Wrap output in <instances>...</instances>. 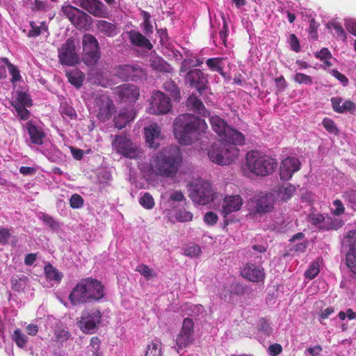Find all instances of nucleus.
I'll return each instance as SVG.
<instances>
[{"label": "nucleus", "mask_w": 356, "mask_h": 356, "mask_svg": "<svg viewBox=\"0 0 356 356\" xmlns=\"http://www.w3.org/2000/svg\"><path fill=\"white\" fill-rule=\"evenodd\" d=\"M13 339L19 348H24L27 343V337L19 329L14 331Z\"/></svg>", "instance_id": "39"}, {"label": "nucleus", "mask_w": 356, "mask_h": 356, "mask_svg": "<svg viewBox=\"0 0 356 356\" xmlns=\"http://www.w3.org/2000/svg\"><path fill=\"white\" fill-rule=\"evenodd\" d=\"M245 165L246 169L257 177H266L272 175L277 169L276 159L256 150L247 152Z\"/></svg>", "instance_id": "4"}, {"label": "nucleus", "mask_w": 356, "mask_h": 356, "mask_svg": "<svg viewBox=\"0 0 356 356\" xmlns=\"http://www.w3.org/2000/svg\"><path fill=\"white\" fill-rule=\"evenodd\" d=\"M68 81L76 88H80L85 79L84 74L78 69H74L66 72Z\"/></svg>", "instance_id": "30"}, {"label": "nucleus", "mask_w": 356, "mask_h": 356, "mask_svg": "<svg viewBox=\"0 0 356 356\" xmlns=\"http://www.w3.org/2000/svg\"><path fill=\"white\" fill-rule=\"evenodd\" d=\"M333 205L335 207V209L332 211V213L336 216H340L345 211V207L342 202L340 200H335L333 202Z\"/></svg>", "instance_id": "59"}, {"label": "nucleus", "mask_w": 356, "mask_h": 356, "mask_svg": "<svg viewBox=\"0 0 356 356\" xmlns=\"http://www.w3.org/2000/svg\"><path fill=\"white\" fill-rule=\"evenodd\" d=\"M319 264L318 262H312L309 268L305 271V276L307 279L313 280L319 273Z\"/></svg>", "instance_id": "40"}, {"label": "nucleus", "mask_w": 356, "mask_h": 356, "mask_svg": "<svg viewBox=\"0 0 356 356\" xmlns=\"http://www.w3.org/2000/svg\"><path fill=\"white\" fill-rule=\"evenodd\" d=\"M242 204L243 200L240 195L226 196L222 202L221 213L225 218L232 212L240 210Z\"/></svg>", "instance_id": "20"}, {"label": "nucleus", "mask_w": 356, "mask_h": 356, "mask_svg": "<svg viewBox=\"0 0 356 356\" xmlns=\"http://www.w3.org/2000/svg\"><path fill=\"white\" fill-rule=\"evenodd\" d=\"M202 63L203 60L200 58L197 59L195 63L192 59H185L181 64L180 72H186L190 67H200L202 65Z\"/></svg>", "instance_id": "44"}, {"label": "nucleus", "mask_w": 356, "mask_h": 356, "mask_svg": "<svg viewBox=\"0 0 356 356\" xmlns=\"http://www.w3.org/2000/svg\"><path fill=\"white\" fill-rule=\"evenodd\" d=\"M319 26V24L316 22V20L312 18L309 21V27L308 29V32L309 34V38L316 40L318 39V33L317 30Z\"/></svg>", "instance_id": "47"}, {"label": "nucleus", "mask_w": 356, "mask_h": 356, "mask_svg": "<svg viewBox=\"0 0 356 356\" xmlns=\"http://www.w3.org/2000/svg\"><path fill=\"white\" fill-rule=\"evenodd\" d=\"M44 273L47 280L50 281L60 282L63 275L51 264H48L44 266Z\"/></svg>", "instance_id": "34"}, {"label": "nucleus", "mask_w": 356, "mask_h": 356, "mask_svg": "<svg viewBox=\"0 0 356 356\" xmlns=\"http://www.w3.org/2000/svg\"><path fill=\"white\" fill-rule=\"evenodd\" d=\"M222 60L223 58L221 57L210 58L206 60V64L211 71L217 72L225 76V73L222 66Z\"/></svg>", "instance_id": "31"}, {"label": "nucleus", "mask_w": 356, "mask_h": 356, "mask_svg": "<svg viewBox=\"0 0 356 356\" xmlns=\"http://www.w3.org/2000/svg\"><path fill=\"white\" fill-rule=\"evenodd\" d=\"M241 275L252 282H263L266 277L264 269L254 264L247 263L241 270Z\"/></svg>", "instance_id": "17"}, {"label": "nucleus", "mask_w": 356, "mask_h": 356, "mask_svg": "<svg viewBox=\"0 0 356 356\" xmlns=\"http://www.w3.org/2000/svg\"><path fill=\"white\" fill-rule=\"evenodd\" d=\"M129 38L131 42L135 46L146 47L148 49L152 48V44L150 41L138 31H131L129 33Z\"/></svg>", "instance_id": "27"}, {"label": "nucleus", "mask_w": 356, "mask_h": 356, "mask_svg": "<svg viewBox=\"0 0 356 356\" xmlns=\"http://www.w3.org/2000/svg\"><path fill=\"white\" fill-rule=\"evenodd\" d=\"M59 62L63 65L74 66L79 63V56L76 51L75 40L72 37L67 40L58 49Z\"/></svg>", "instance_id": "8"}, {"label": "nucleus", "mask_w": 356, "mask_h": 356, "mask_svg": "<svg viewBox=\"0 0 356 356\" xmlns=\"http://www.w3.org/2000/svg\"><path fill=\"white\" fill-rule=\"evenodd\" d=\"M26 128L32 143L35 145H42L43 143V138L45 135L40 128L34 124L32 121H29L26 124Z\"/></svg>", "instance_id": "25"}, {"label": "nucleus", "mask_w": 356, "mask_h": 356, "mask_svg": "<svg viewBox=\"0 0 356 356\" xmlns=\"http://www.w3.org/2000/svg\"><path fill=\"white\" fill-rule=\"evenodd\" d=\"M13 106L15 108L17 114L21 120H26L29 118L30 112L26 108V106H19L18 104H13Z\"/></svg>", "instance_id": "48"}, {"label": "nucleus", "mask_w": 356, "mask_h": 356, "mask_svg": "<svg viewBox=\"0 0 356 356\" xmlns=\"http://www.w3.org/2000/svg\"><path fill=\"white\" fill-rule=\"evenodd\" d=\"M83 204V199L79 194H73L70 199V205L73 209L81 208Z\"/></svg>", "instance_id": "49"}, {"label": "nucleus", "mask_w": 356, "mask_h": 356, "mask_svg": "<svg viewBox=\"0 0 356 356\" xmlns=\"http://www.w3.org/2000/svg\"><path fill=\"white\" fill-rule=\"evenodd\" d=\"M355 110L356 104L350 100H346L341 105L340 113L346 112L353 113Z\"/></svg>", "instance_id": "54"}, {"label": "nucleus", "mask_w": 356, "mask_h": 356, "mask_svg": "<svg viewBox=\"0 0 356 356\" xmlns=\"http://www.w3.org/2000/svg\"><path fill=\"white\" fill-rule=\"evenodd\" d=\"M194 323L190 318H185L181 328L176 337V344L179 349L186 348L193 341Z\"/></svg>", "instance_id": "14"}, {"label": "nucleus", "mask_w": 356, "mask_h": 356, "mask_svg": "<svg viewBox=\"0 0 356 356\" xmlns=\"http://www.w3.org/2000/svg\"><path fill=\"white\" fill-rule=\"evenodd\" d=\"M322 124L324 128L330 134L337 135L339 134V129L335 122L330 118H325L323 120Z\"/></svg>", "instance_id": "41"}, {"label": "nucleus", "mask_w": 356, "mask_h": 356, "mask_svg": "<svg viewBox=\"0 0 356 356\" xmlns=\"http://www.w3.org/2000/svg\"><path fill=\"white\" fill-rule=\"evenodd\" d=\"M105 296L104 286L96 278H83L71 291L69 300L73 306L99 302Z\"/></svg>", "instance_id": "2"}, {"label": "nucleus", "mask_w": 356, "mask_h": 356, "mask_svg": "<svg viewBox=\"0 0 356 356\" xmlns=\"http://www.w3.org/2000/svg\"><path fill=\"white\" fill-rule=\"evenodd\" d=\"M82 60L88 66H94L97 63L101 51L96 38L90 33H85L82 38Z\"/></svg>", "instance_id": "6"}, {"label": "nucleus", "mask_w": 356, "mask_h": 356, "mask_svg": "<svg viewBox=\"0 0 356 356\" xmlns=\"http://www.w3.org/2000/svg\"><path fill=\"white\" fill-rule=\"evenodd\" d=\"M41 220L53 229H56L58 227V223L48 214H43L41 217Z\"/></svg>", "instance_id": "55"}, {"label": "nucleus", "mask_w": 356, "mask_h": 356, "mask_svg": "<svg viewBox=\"0 0 356 356\" xmlns=\"http://www.w3.org/2000/svg\"><path fill=\"white\" fill-rule=\"evenodd\" d=\"M258 326L259 330L264 334L269 335L272 333V327L266 319L264 318H260L258 322Z\"/></svg>", "instance_id": "50"}, {"label": "nucleus", "mask_w": 356, "mask_h": 356, "mask_svg": "<svg viewBox=\"0 0 356 356\" xmlns=\"http://www.w3.org/2000/svg\"><path fill=\"white\" fill-rule=\"evenodd\" d=\"M139 204L145 209H152L155 205L154 200L149 193H145L139 199Z\"/></svg>", "instance_id": "37"}, {"label": "nucleus", "mask_w": 356, "mask_h": 356, "mask_svg": "<svg viewBox=\"0 0 356 356\" xmlns=\"http://www.w3.org/2000/svg\"><path fill=\"white\" fill-rule=\"evenodd\" d=\"M342 196L344 198V200L348 201L349 203L356 205V191L355 190H348V191L344 192Z\"/></svg>", "instance_id": "58"}, {"label": "nucleus", "mask_w": 356, "mask_h": 356, "mask_svg": "<svg viewBox=\"0 0 356 356\" xmlns=\"http://www.w3.org/2000/svg\"><path fill=\"white\" fill-rule=\"evenodd\" d=\"M47 2L40 0H35L31 6L32 11L46 10Z\"/></svg>", "instance_id": "62"}, {"label": "nucleus", "mask_w": 356, "mask_h": 356, "mask_svg": "<svg viewBox=\"0 0 356 356\" xmlns=\"http://www.w3.org/2000/svg\"><path fill=\"white\" fill-rule=\"evenodd\" d=\"M97 28L99 32L107 37H113L117 34L116 25L106 20L97 21Z\"/></svg>", "instance_id": "29"}, {"label": "nucleus", "mask_w": 356, "mask_h": 356, "mask_svg": "<svg viewBox=\"0 0 356 356\" xmlns=\"http://www.w3.org/2000/svg\"><path fill=\"white\" fill-rule=\"evenodd\" d=\"M94 106L97 111V118L101 122H106L109 120L115 106L112 99L106 93H97L94 100Z\"/></svg>", "instance_id": "10"}, {"label": "nucleus", "mask_w": 356, "mask_h": 356, "mask_svg": "<svg viewBox=\"0 0 356 356\" xmlns=\"http://www.w3.org/2000/svg\"><path fill=\"white\" fill-rule=\"evenodd\" d=\"M207 127L204 120L191 113H183L174 120L173 134L179 144L187 145L200 140Z\"/></svg>", "instance_id": "1"}, {"label": "nucleus", "mask_w": 356, "mask_h": 356, "mask_svg": "<svg viewBox=\"0 0 356 356\" xmlns=\"http://www.w3.org/2000/svg\"><path fill=\"white\" fill-rule=\"evenodd\" d=\"M75 3L94 17H108L107 8L100 0H75Z\"/></svg>", "instance_id": "16"}, {"label": "nucleus", "mask_w": 356, "mask_h": 356, "mask_svg": "<svg viewBox=\"0 0 356 356\" xmlns=\"http://www.w3.org/2000/svg\"><path fill=\"white\" fill-rule=\"evenodd\" d=\"M218 216L213 211H209L204 216V222L209 226H213L217 223Z\"/></svg>", "instance_id": "53"}, {"label": "nucleus", "mask_w": 356, "mask_h": 356, "mask_svg": "<svg viewBox=\"0 0 356 356\" xmlns=\"http://www.w3.org/2000/svg\"><path fill=\"white\" fill-rule=\"evenodd\" d=\"M11 234L9 229L0 227V244H6Z\"/></svg>", "instance_id": "57"}, {"label": "nucleus", "mask_w": 356, "mask_h": 356, "mask_svg": "<svg viewBox=\"0 0 356 356\" xmlns=\"http://www.w3.org/2000/svg\"><path fill=\"white\" fill-rule=\"evenodd\" d=\"M345 239L349 247V250L346 253V257H348V260L352 262V259H356V229L350 230L347 232Z\"/></svg>", "instance_id": "26"}, {"label": "nucleus", "mask_w": 356, "mask_h": 356, "mask_svg": "<svg viewBox=\"0 0 356 356\" xmlns=\"http://www.w3.org/2000/svg\"><path fill=\"white\" fill-rule=\"evenodd\" d=\"M276 86L280 92L284 91L287 87V83L283 76L275 79Z\"/></svg>", "instance_id": "64"}, {"label": "nucleus", "mask_w": 356, "mask_h": 356, "mask_svg": "<svg viewBox=\"0 0 356 356\" xmlns=\"http://www.w3.org/2000/svg\"><path fill=\"white\" fill-rule=\"evenodd\" d=\"M175 217L179 222H188L192 220L193 214L185 209H180L177 212Z\"/></svg>", "instance_id": "46"}, {"label": "nucleus", "mask_w": 356, "mask_h": 356, "mask_svg": "<svg viewBox=\"0 0 356 356\" xmlns=\"http://www.w3.org/2000/svg\"><path fill=\"white\" fill-rule=\"evenodd\" d=\"M271 202L266 197H261L257 200L255 210L257 213H265L270 210Z\"/></svg>", "instance_id": "38"}, {"label": "nucleus", "mask_w": 356, "mask_h": 356, "mask_svg": "<svg viewBox=\"0 0 356 356\" xmlns=\"http://www.w3.org/2000/svg\"><path fill=\"white\" fill-rule=\"evenodd\" d=\"M163 88L165 90L170 92L173 97H177L179 96V90L175 82L172 80L166 81L163 83Z\"/></svg>", "instance_id": "45"}, {"label": "nucleus", "mask_w": 356, "mask_h": 356, "mask_svg": "<svg viewBox=\"0 0 356 356\" xmlns=\"http://www.w3.org/2000/svg\"><path fill=\"white\" fill-rule=\"evenodd\" d=\"M300 168V161L295 157L288 156L282 160L280 165V175L282 180H289L293 175Z\"/></svg>", "instance_id": "19"}, {"label": "nucleus", "mask_w": 356, "mask_h": 356, "mask_svg": "<svg viewBox=\"0 0 356 356\" xmlns=\"http://www.w3.org/2000/svg\"><path fill=\"white\" fill-rule=\"evenodd\" d=\"M146 142L152 148H157L159 146V140L161 138V129L156 124H151L145 129Z\"/></svg>", "instance_id": "23"}, {"label": "nucleus", "mask_w": 356, "mask_h": 356, "mask_svg": "<svg viewBox=\"0 0 356 356\" xmlns=\"http://www.w3.org/2000/svg\"><path fill=\"white\" fill-rule=\"evenodd\" d=\"M172 104L170 98L161 91H154L152 95L149 113L153 115H164L171 111Z\"/></svg>", "instance_id": "11"}, {"label": "nucleus", "mask_w": 356, "mask_h": 356, "mask_svg": "<svg viewBox=\"0 0 356 356\" xmlns=\"http://www.w3.org/2000/svg\"><path fill=\"white\" fill-rule=\"evenodd\" d=\"M210 123L213 130L222 138L229 127L221 118L215 115L210 118Z\"/></svg>", "instance_id": "28"}, {"label": "nucleus", "mask_w": 356, "mask_h": 356, "mask_svg": "<svg viewBox=\"0 0 356 356\" xmlns=\"http://www.w3.org/2000/svg\"><path fill=\"white\" fill-rule=\"evenodd\" d=\"M222 142L236 147L237 145H241L244 143L245 136L238 131L229 127L222 138Z\"/></svg>", "instance_id": "24"}, {"label": "nucleus", "mask_w": 356, "mask_h": 356, "mask_svg": "<svg viewBox=\"0 0 356 356\" xmlns=\"http://www.w3.org/2000/svg\"><path fill=\"white\" fill-rule=\"evenodd\" d=\"M201 253V248L199 245H192L184 249V254L190 257H197Z\"/></svg>", "instance_id": "51"}, {"label": "nucleus", "mask_w": 356, "mask_h": 356, "mask_svg": "<svg viewBox=\"0 0 356 356\" xmlns=\"http://www.w3.org/2000/svg\"><path fill=\"white\" fill-rule=\"evenodd\" d=\"M293 81L298 84L312 85V78L304 73L297 72L293 76Z\"/></svg>", "instance_id": "42"}, {"label": "nucleus", "mask_w": 356, "mask_h": 356, "mask_svg": "<svg viewBox=\"0 0 356 356\" xmlns=\"http://www.w3.org/2000/svg\"><path fill=\"white\" fill-rule=\"evenodd\" d=\"M136 270L144 276L146 280H149L150 278L156 276V274L154 273L153 270L145 264H140L136 268Z\"/></svg>", "instance_id": "43"}, {"label": "nucleus", "mask_w": 356, "mask_h": 356, "mask_svg": "<svg viewBox=\"0 0 356 356\" xmlns=\"http://www.w3.org/2000/svg\"><path fill=\"white\" fill-rule=\"evenodd\" d=\"M181 162L180 148L177 145H170L156 155L152 163V170L157 176L172 177L178 172Z\"/></svg>", "instance_id": "3"}, {"label": "nucleus", "mask_w": 356, "mask_h": 356, "mask_svg": "<svg viewBox=\"0 0 356 356\" xmlns=\"http://www.w3.org/2000/svg\"><path fill=\"white\" fill-rule=\"evenodd\" d=\"M190 197L200 205H206L213 201L214 193L210 183L206 181H199L193 186L190 191Z\"/></svg>", "instance_id": "9"}, {"label": "nucleus", "mask_w": 356, "mask_h": 356, "mask_svg": "<svg viewBox=\"0 0 356 356\" xmlns=\"http://www.w3.org/2000/svg\"><path fill=\"white\" fill-rule=\"evenodd\" d=\"M186 105L187 109L190 111L201 115L203 117L209 115V111L206 108L202 100L193 94L188 97Z\"/></svg>", "instance_id": "22"}, {"label": "nucleus", "mask_w": 356, "mask_h": 356, "mask_svg": "<svg viewBox=\"0 0 356 356\" xmlns=\"http://www.w3.org/2000/svg\"><path fill=\"white\" fill-rule=\"evenodd\" d=\"M282 352V347L279 343H273L268 347V353L270 356H277Z\"/></svg>", "instance_id": "61"}, {"label": "nucleus", "mask_w": 356, "mask_h": 356, "mask_svg": "<svg viewBox=\"0 0 356 356\" xmlns=\"http://www.w3.org/2000/svg\"><path fill=\"white\" fill-rule=\"evenodd\" d=\"M102 313L99 309L84 311L79 321L81 330L86 334H92L101 322Z\"/></svg>", "instance_id": "13"}, {"label": "nucleus", "mask_w": 356, "mask_h": 356, "mask_svg": "<svg viewBox=\"0 0 356 356\" xmlns=\"http://www.w3.org/2000/svg\"><path fill=\"white\" fill-rule=\"evenodd\" d=\"M13 104L30 107L32 106L33 102L29 95L25 92L19 91L17 92L16 102Z\"/></svg>", "instance_id": "36"}, {"label": "nucleus", "mask_w": 356, "mask_h": 356, "mask_svg": "<svg viewBox=\"0 0 356 356\" xmlns=\"http://www.w3.org/2000/svg\"><path fill=\"white\" fill-rule=\"evenodd\" d=\"M295 191L296 188L293 185L286 183L278 188L277 194L282 200L286 201L292 197Z\"/></svg>", "instance_id": "33"}, {"label": "nucleus", "mask_w": 356, "mask_h": 356, "mask_svg": "<svg viewBox=\"0 0 356 356\" xmlns=\"http://www.w3.org/2000/svg\"><path fill=\"white\" fill-rule=\"evenodd\" d=\"M115 76L124 81H137L145 76V71L139 65L134 64L119 65L115 68Z\"/></svg>", "instance_id": "12"}, {"label": "nucleus", "mask_w": 356, "mask_h": 356, "mask_svg": "<svg viewBox=\"0 0 356 356\" xmlns=\"http://www.w3.org/2000/svg\"><path fill=\"white\" fill-rule=\"evenodd\" d=\"M331 56L332 54L327 48H323L320 51L316 54V57L321 60H323L325 64H326L327 66H330L331 63L326 60L331 58Z\"/></svg>", "instance_id": "52"}, {"label": "nucleus", "mask_w": 356, "mask_h": 356, "mask_svg": "<svg viewBox=\"0 0 356 356\" xmlns=\"http://www.w3.org/2000/svg\"><path fill=\"white\" fill-rule=\"evenodd\" d=\"M145 356H162V343L159 339L152 341L147 347Z\"/></svg>", "instance_id": "32"}, {"label": "nucleus", "mask_w": 356, "mask_h": 356, "mask_svg": "<svg viewBox=\"0 0 356 356\" xmlns=\"http://www.w3.org/2000/svg\"><path fill=\"white\" fill-rule=\"evenodd\" d=\"M115 95L120 101L127 103L135 102L140 96L137 86L130 84H122L115 88Z\"/></svg>", "instance_id": "18"}, {"label": "nucleus", "mask_w": 356, "mask_h": 356, "mask_svg": "<svg viewBox=\"0 0 356 356\" xmlns=\"http://www.w3.org/2000/svg\"><path fill=\"white\" fill-rule=\"evenodd\" d=\"M330 101L333 111L337 113H340L341 108V104L343 101L342 98L339 97H332Z\"/></svg>", "instance_id": "60"}, {"label": "nucleus", "mask_w": 356, "mask_h": 356, "mask_svg": "<svg viewBox=\"0 0 356 356\" xmlns=\"http://www.w3.org/2000/svg\"><path fill=\"white\" fill-rule=\"evenodd\" d=\"M239 154L237 147L220 141L218 144H214L208 150L209 159L215 163L226 165H229Z\"/></svg>", "instance_id": "5"}, {"label": "nucleus", "mask_w": 356, "mask_h": 356, "mask_svg": "<svg viewBox=\"0 0 356 356\" xmlns=\"http://www.w3.org/2000/svg\"><path fill=\"white\" fill-rule=\"evenodd\" d=\"M31 29L29 31L28 36L29 38H35L40 35L41 28L40 26H36L34 22H30Z\"/></svg>", "instance_id": "63"}, {"label": "nucleus", "mask_w": 356, "mask_h": 356, "mask_svg": "<svg viewBox=\"0 0 356 356\" xmlns=\"http://www.w3.org/2000/svg\"><path fill=\"white\" fill-rule=\"evenodd\" d=\"M65 12L70 21L74 25H78L80 21V17L79 14H85L83 11L73 6H69L66 8Z\"/></svg>", "instance_id": "35"}, {"label": "nucleus", "mask_w": 356, "mask_h": 356, "mask_svg": "<svg viewBox=\"0 0 356 356\" xmlns=\"http://www.w3.org/2000/svg\"><path fill=\"white\" fill-rule=\"evenodd\" d=\"M115 152L126 158L137 159L142 157L143 151L126 136L118 135L112 142Z\"/></svg>", "instance_id": "7"}, {"label": "nucleus", "mask_w": 356, "mask_h": 356, "mask_svg": "<svg viewBox=\"0 0 356 356\" xmlns=\"http://www.w3.org/2000/svg\"><path fill=\"white\" fill-rule=\"evenodd\" d=\"M289 40L291 50L296 53H298L300 51V45L297 36L295 34L292 33L289 36Z\"/></svg>", "instance_id": "56"}, {"label": "nucleus", "mask_w": 356, "mask_h": 356, "mask_svg": "<svg viewBox=\"0 0 356 356\" xmlns=\"http://www.w3.org/2000/svg\"><path fill=\"white\" fill-rule=\"evenodd\" d=\"M185 82L195 88L200 95L208 88L209 84L207 76L200 69H191L187 72Z\"/></svg>", "instance_id": "15"}, {"label": "nucleus", "mask_w": 356, "mask_h": 356, "mask_svg": "<svg viewBox=\"0 0 356 356\" xmlns=\"http://www.w3.org/2000/svg\"><path fill=\"white\" fill-rule=\"evenodd\" d=\"M136 114L133 109L124 108L121 109L118 114L113 118L115 127L120 130L134 120Z\"/></svg>", "instance_id": "21"}]
</instances>
